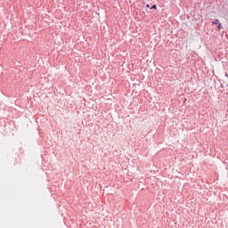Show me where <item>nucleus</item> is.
<instances>
[{
	"mask_svg": "<svg viewBox=\"0 0 228 228\" xmlns=\"http://www.w3.org/2000/svg\"><path fill=\"white\" fill-rule=\"evenodd\" d=\"M217 29H222V23H219V24H218Z\"/></svg>",
	"mask_w": 228,
	"mask_h": 228,
	"instance_id": "nucleus-1",
	"label": "nucleus"
},
{
	"mask_svg": "<svg viewBox=\"0 0 228 228\" xmlns=\"http://www.w3.org/2000/svg\"><path fill=\"white\" fill-rule=\"evenodd\" d=\"M151 8H155V10H156L157 7H156V5H153Z\"/></svg>",
	"mask_w": 228,
	"mask_h": 228,
	"instance_id": "nucleus-3",
	"label": "nucleus"
},
{
	"mask_svg": "<svg viewBox=\"0 0 228 228\" xmlns=\"http://www.w3.org/2000/svg\"><path fill=\"white\" fill-rule=\"evenodd\" d=\"M219 20H216V21H213L212 24H218Z\"/></svg>",
	"mask_w": 228,
	"mask_h": 228,
	"instance_id": "nucleus-2",
	"label": "nucleus"
},
{
	"mask_svg": "<svg viewBox=\"0 0 228 228\" xmlns=\"http://www.w3.org/2000/svg\"><path fill=\"white\" fill-rule=\"evenodd\" d=\"M146 6H147V8H150L149 4H147Z\"/></svg>",
	"mask_w": 228,
	"mask_h": 228,
	"instance_id": "nucleus-4",
	"label": "nucleus"
}]
</instances>
